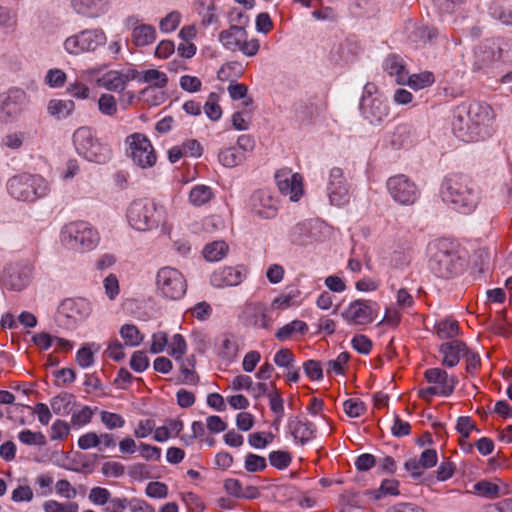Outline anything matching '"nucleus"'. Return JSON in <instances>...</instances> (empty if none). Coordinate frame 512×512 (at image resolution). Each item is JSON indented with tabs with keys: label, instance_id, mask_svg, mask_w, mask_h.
<instances>
[{
	"label": "nucleus",
	"instance_id": "1",
	"mask_svg": "<svg viewBox=\"0 0 512 512\" xmlns=\"http://www.w3.org/2000/svg\"><path fill=\"white\" fill-rule=\"evenodd\" d=\"M496 112L487 103L462 104L455 110L452 121L454 135L465 143L490 139L496 132Z\"/></svg>",
	"mask_w": 512,
	"mask_h": 512
},
{
	"label": "nucleus",
	"instance_id": "2",
	"mask_svg": "<svg viewBox=\"0 0 512 512\" xmlns=\"http://www.w3.org/2000/svg\"><path fill=\"white\" fill-rule=\"evenodd\" d=\"M429 269L436 276L450 278L460 274L466 265L464 252L447 239H436L426 249Z\"/></svg>",
	"mask_w": 512,
	"mask_h": 512
},
{
	"label": "nucleus",
	"instance_id": "3",
	"mask_svg": "<svg viewBox=\"0 0 512 512\" xmlns=\"http://www.w3.org/2000/svg\"><path fill=\"white\" fill-rule=\"evenodd\" d=\"M440 196L451 209L463 215L472 214L481 201L479 190L457 175L448 176L443 180Z\"/></svg>",
	"mask_w": 512,
	"mask_h": 512
},
{
	"label": "nucleus",
	"instance_id": "4",
	"mask_svg": "<svg viewBox=\"0 0 512 512\" xmlns=\"http://www.w3.org/2000/svg\"><path fill=\"white\" fill-rule=\"evenodd\" d=\"M72 143L77 155L89 163L105 165L113 157L111 145L90 126L78 127L72 134Z\"/></svg>",
	"mask_w": 512,
	"mask_h": 512
},
{
	"label": "nucleus",
	"instance_id": "5",
	"mask_svg": "<svg viewBox=\"0 0 512 512\" xmlns=\"http://www.w3.org/2000/svg\"><path fill=\"white\" fill-rule=\"evenodd\" d=\"M126 221L137 232H150L166 220V209L149 199H135L126 208Z\"/></svg>",
	"mask_w": 512,
	"mask_h": 512
},
{
	"label": "nucleus",
	"instance_id": "6",
	"mask_svg": "<svg viewBox=\"0 0 512 512\" xmlns=\"http://www.w3.org/2000/svg\"><path fill=\"white\" fill-rule=\"evenodd\" d=\"M97 228L87 221L77 220L66 223L59 233V241L63 247L77 253L94 250L100 243Z\"/></svg>",
	"mask_w": 512,
	"mask_h": 512
},
{
	"label": "nucleus",
	"instance_id": "7",
	"mask_svg": "<svg viewBox=\"0 0 512 512\" xmlns=\"http://www.w3.org/2000/svg\"><path fill=\"white\" fill-rule=\"evenodd\" d=\"M7 191L17 201L32 203L48 196L51 185L40 174L22 173L8 180Z\"/></svg>",
	"mask_w": 512,
	"mask_h": 512
},
{
	"label": "nucleus",
	"instance_id": "8",
	"mask_svg": "<svg viewBox=\"0 0 512 512\" xmlns=\"http://www.w3.org/2000/svg\"><path fill=\"white\" fill-rule=\"evenodd\" d=\"M134 68L108 69L105 65H95L80 71V78L92 82L107 91L121 92L134 80Z\"/></svg>",
	"mask_w": 512,
	"mask_h": 512
},
{
	"label": "nucleus",
	"instance_id": "9",
	"mask_svg": "<svg viewBox=\"0 0 512 512\" xmlns=\"http://www.w3.org/2000/svg\"><path fill=\"white\" fill-rule=\"evenodd\" d=\"M359 110L363 119L375 126L382 124L389 116V103L375 83L367 82L364 85Z\"/></svg>",
	"mask_w": 512,
	"mask_h": 512
},
{
	"label": "nucleus",
	"instance_id": "10",
	"mask_svg": "<svg viewBox=\"0 0 512 512\" xmlns=\"http://www.w3.org/2000/svg\"><path fill=\"white\" fill-rule=\"evenodd\" d=\"M424 378L429 384L427 387L418 389V396L430 402L433 397H449L455 390L459 380L453 374H448L441 368H430L424 372Z\"/></svg>",
	"mask_w": 512,
	"mask_h": 512
},
{
	"label": "nucleus",
	"instance_id": "11",
	"mask_svg": "<svg viewBox=\"0 0 512 512\" xmlns=\"http://www.w3.org/2000/svg\"><path fill=\"white\" fill-rule=\"evenodd\" d=\"M107 36L101 28H89L74 33L63 41L64 51L71 56L94 52L105 45Z\"/></svg>",
	"mask_w": 512,
	"mask_h": 512
},
{
	"label": "nucleus",
	"instance_id": "12",
	"mask_svg": "<svg viewBox=\"0 0 512 512\" xmlns=\"http://www.w3.org/2000/svg\"><path fill=\"white\" fill-rule=\"evenodd\" d=\"M157 293L168 300H178L184 296L187 283L183 274L176 268L165 266L156 273Z\"/></svg>",
	"mask_w": 512,
	"mask_h": 512
},
{
	"label": "nucleus",
	"instance_id": "13",
	"mask_svg": "<svg viewBox=\"0 0 512 512\" xmlns=\"http://www.w3.org/2000/svg\"><path fill=\"white\" fill-rule=\"evenodd\" d=\"M218 41L223 48L231 52H241L247 57L255 56L260 49V42L256 38H248L244 28L233 25L222 30L218 35Z\"/></svg>",
	"mask_w": 512,
	"mask_h": 512
},
{
	"label": "nucleus",
	"instance_id": "14",
	"mask_svg": "<svg viewBox=\"0 0 512 512\" xmlns=\"http://www.w3.org/2000/svg\"><path fill=\"white\" fill-rule=\"evenodd\" d=\"M126 153L132 162L142 169L153 167L157 154L150 139L142 133H133L125 139Z\"/></svg>",
	"mask_w": 512,
	"mask_h": 512
},
{
	"label": "nucleus",
	"instance_id": "15",
	"mask_svg": "<svg viewBox=\"0 0 512 512\" xmlns=\"http://www.w3.org/2000/svg\"><path fill=\"white\" fill-rule=\"evenodd\" d=\"M29 105V96L21 88H11L0 94V123L9 125L19 121Z\"/></svg>",
	"mask_w": 512,
	"mask_h": 512
},
{
	"label": "nucleus",
	"instance_id": "16",
	"mask_svg": "<svg viewBox=\"0 0 512 512\" xmlns=\"http://www.w3.org/2000/svg\"><path fill=\"white\" fill-rule=\"evenodd\" d=\"M149 351L152 354L166 352L174 360L182 361L188 351V344L180 333L169 335L165 331H157L151 335Z\"/></svg>",
	"mask_w": 512,
	"mask_h": 512
},
{
	"label": "nucleus",
	"instance_id": "17",
	"mask_svg": "<svg viewBox=\"0 0 512 512\" xmlns=\"http://www.w3.org/2000/svg\"><path fill=\"white\" fill-rule=\"evenodd\" d=\"M386 189L392 200L402 206L414 205L420 198L418 186L404 174L389 177L386 181Z\"/></svg>",
	"mask_w": 512,
	"mask_h": 512
},
{
	"label": "nucleus",
	"instance_id": "18",
	"mask_svg": "<svg viewBox=\"0 0 512 512\" xmlns=\"http://www.w3.org/2000/svg\"><path fill=\"white\" fill-rule=\"evenodd\" d=\"M92 304L84 298H68L61 302L57 317L67 328H73L77 324L86 321L92 314Z\"/></svg>",
	"mask_w": 512,
	"mask_h": 512
},
{
	"label": "nucleus",
	"instance_id": "19",
	"mask_svg": "<svg viewBox=\"0 0 512 512\" xmlns=\"http://www.w3.org/2000/svg\"><path fill=\"white\" fill-rule=\"evenodd\" d=\"M378 315V304L370 301L358 299L352 301L342 311V319L349 325H368L372 323Z\"/></svg>",
	"mask_w": 512,
	"mask_h": 512
},
{
	"label": "nucleus",
	"instance_id": "20",
	"mask_svg": "<svg viewBox=\"0 0 512 512\" xmlns=\"http://www.w3.org/2000/svg\"><path fill=\"white\" fill-rule=\"evenodd\" d=\"M278 191L292 202H298L304 195L303 176L290 168H282L274 175Z\"/></svg>",
	"mask_w": 512,
	"mask_h": 512
},
{
	"label": "nucleus",
	"instance_id": "21",
	"mask_svg": "<svg viewBox=\"0 0 512 512\" xmlns=\"http://www.w3.org/2000/svg\"><path fill=\"white\" fill-rule=\"evenodd\" d=\"M249 272L250 270L245 264L221 266L211 273L209 282L217 289L236 287L248 278Z\"/></svg>",
	"mask_w": 512,
	"mask_h": 512
},
{
	"label": "nucleus",
	"instance_id": "22",
	"mask_svg": "<svg viewBox=\"0 0 512 512\" xmlns=\"http://www.w3.org/2000/svg\"><path fill=\"white\" fill-rule=\"evenodd\" d=\"M255 146L253 138L249 135L238 137L236 145L220 149L218 160L221 165L227 168H233L243 164L247 158V153L252 152Z\"/></svg>",
	"mask_w": 512,
	"mask_h": 512
},
{
	"label": "nucleus",
	"instance_id": "23",
	"mask_svg": "<svg viewBox=\"0 0 512 512\" xmlns=\"http://www.w3.org/2000/svg\"><path fill=\"white\" fill-rule=\"evenodd\" d=\"M249 208L259 218L272 219L278 213L279 202L271 190L258 189L250 196Z\"/></svg>",
	"mask_w": 512,
	"mask_h": 512
},
{
	"label": "nucleus",
	"instance_id": "24",
	"mask_svg": "<svg viewBox=\"0 0 512 512\" xmlns=\"http://www.w3.org/2000/svg\"><path fill=\"white\" fill-rule=\"evenodd\" d=\"M327 196L330 203L335 206H343L349 202V187L341 168L334 167L329 171Z\"/></svg>",
	"mask_w": 512,
	"mask_h": 512
},
{
	"label": "nucleus",
	"instance_id": "25",
	"mask_svg": "<svg viewBox=\"0 0 512 512\" xmlns=\"http://www.w3.org/2000/svg\"><path fill=\"white\" fill-rule=\"evenodd\" d=\"M73 10L88 19H99L112 9V0H71Z\"/></svg>",
	"mask_w": 512,
	"mask_h": 512
},
{
	"label": "nucleus",
	"instance_id": "26",
	"mask_svg": "<svg viewBox=\"0 0 512 512\" xmlns=\"http://www.w3.org/2000/svg\"><path fill=\"white\" fill-rule=\"evenodd\" d=\"M127 24H135L131 30V41L134 46L143 48L153 44L157 39L156 28L151 24L138 23L135 17H129Z\"/></svg>",
	"mask_w": 512,
	"mask_h": 512
},
{
	"label": "nucleus",
	"instance_id": "27",
	"mask_svg": "<svg viewBox=\"0 0 512 512\" xmlns=\"http://www.w3.org/2000/svg\"><path fill=\"white\" fill-rule=\"evenodd\" d=\"M1 280L5 288L21 291L29 285L31 275L28 269L10 265L4 269Z\"/></svg>",
	"mask_w": 512,
	"mask_h": 512
},
{
	"label": "nucleus",
	"instance_id": "28",
	"mask_svg": "<svg viewBox=\"0 0 512 512\" xmlns=\"http://www.w3.org/2000/svg\"><path fill=\"white\" fill-rule=\"evenodd\" d=\"M76 110V104L72 99L52 98L47 102V114L56 119L64 120L71 117Z\"/></svg>",
	"mask_w": 512,
	"mask_h": 512
},
{
	"label": "nucleus",
	"instance_id": "29",
	"mask_svg": "<svg viewBox=\"0 0 512 512\" xmlns=\"http://www.w3.org/2000/svg\"><path fill=\"white\" fill-rule=\"evenodd\" d=\"M217 351L221 359L232 362L238 356L240 345L238 339L232 334H223L218 338Z\"/></svg>",
	"mask_w": 512,
	"mask_h": 512
},
{
	"label": "nucleus",
	"instance_id": "30",
	"mask_svg": "<svg viewBox=\"0 0 512 512\" xmlns=\"http://www.w3.org/2000/svg\"><path fill=\"white\" fill-rule=\"evenodd\" d=\"M385 72L394 78L399 85H405L408 80V71L405 68L403 59L397 55L388 56L383 63Z\"/></svg>",
	"mask_w": 512,
	"mask_h": 512
},
{
	"label": "nucleus",
	"instance_id": "31",
	"mask_svg": "<svg viewBox=\"0 0 512 512\" xmlns=\"http://www.w3.org/2000/svg\"><path fill=\"white\" fill-rule=\"evenodd\" d=\"M134 74V80L148 84L147 87L165 88L168 83L167 74L158 69L152 68L142 71L134 69Z\"/></svg>",
	"mask_w": 512,
	"mask_h": 512
},
{
	"label": "nucleus",
	"instance_id": "32",
	"mask_svg": "<svg viewBox=\"0 0 512 512\" xmlns=\"http://www.w3.org/2000/svg\"><path fill=\"white\" fill-rule=\"evenodd\" d=\"M465 344L460 341H451L441 345L440 353L442 354V362L448 367H454L459 363L465 352Z\"/></svg>",
	"mask_w": 512,
	"mask_h": 512
},
{
	"label": "nucleus",
	"instance_id": "33",
	"mask_svg": "<svg viewBox=\"0 0 512 512\" xmlns=\"http://www.w3.org/2000/svg\"><path fill=\"white\" fill-rule=\"evenodd\" d=\"M288 426L294 440L301 444L307 443L314 437L315 429L312 423L292 418Z\"/></svg>",
	"mask_w": 512,
	"mask_h": 512
},
{
	"label": "nucleus",
	"instance_id": "34",
	"mask_svg": "<svg viewBox=\"0 0 512 512\" xmlns=\"http://www.w3.org/2000/svg\"><path fill=\"white\" fill-rule=\"evenodd\" d=\"M100 349V344L96 342H87L82 344V346L76 352L75 362L82 369L92 367L95 363V354H97Z\"/></svg>",
	"mask_w": 512,
	"mask_h": 512
},
{
	"label": "nucleus",
	"instance_id": "35",
	"mask_svg": "<svg viewBox=\"0 0 512 512\" xmlns=\"http://www.w3.org/2000/svg\"><path fill=\"white\" fill-rule=\"evenodd\" d=\"M183 430V423L180 420H169L164 425L155 428L153 439L156 442H166L170 438H176Z\"/></svg>",
	"mask_w": 512,
	"mask_h": 512
},
{
	"label": "nucleus",
	"instance_id": "36",
	"mask_svg": "<svg viewBox=\"0 0 512 512\" xmlns=\"http://www.w3.org/2000/svg\"><path fill=\"white\" fill-rule=\"evenodd\" d=\"M214 197L210 186L204 184L194 185L188 193V202L194 207H201L208 204Z\"/></svg>",
	"mask_w": 512,
	"mask_h": 512
},
{
	"label": "nucleus",
	"instance_id": "37",
	"mask_svg": "<svg viewBox=\"0 0 512 512\" xmlns=\"http://www.w3.org/2000/svg\"><path fill=\"white\" fill-rule=\"evenodd\" d=\"M228 251V244L223 240H217L206 244L203 248L202 255L208 262H218L227 256Z\"/></svg>",
	"mask_w": 512,
	"mask_h": 512
},
{
	"label": "nucleus",
	"instance_id": "38",
	"mask_svg": "<svg viewBox=\"0 0 512 512\" xmlns=\"http://www.w3.org/2000/svg\"><path fill=\"white\" fill-rule=\"evenodd\" d=\"M26 140V132L21 130L10 131L0 138V148L9 151H19L25 145Z\"/></svg>",
	"mask_w": 512,
	"mask_h": 512
},
{
	"label": "nucleus",
	"instance_id": "39",
	"mask_svg": "<svg viewBox=\"0 0 512 512\" xmlns=\"http://www.w3.org/2000/svg\"><path fill=\"white\" fill-rule=\"evenodd\" d=\"M84 79H74L66 86V92L75 100L85 101L92 98V89Z\"/></svg>",
	"mask_w": 512,
	"mask_h": 512
},
{
	"label": "nucleus",
	"instance_id": "40",
	"mask_svg": "<svg viewBox=\"0 0 512 512\" xmlns=\"http://www.w3.org/2000/svg\"><path fill=\"white\" fill-rule=\"evenodd\" d=\"M139 99L150 107L159 106L167 100L164 88L145 87L139 94Z\"/></svg>",
	"mask_w": 512,
	"mask_h": 512
},
{
	"label": "nucleus",
	"instance_id": "41",
	"mask_svg": "<svg viewBox=\"0 0 512 512\" xmlns=\"http://www.w3.org/2000/svg\"><path fill=\"white\" fill-rule=\"evenodd\" d=\"M97 109L103 116L113 118L118 114V102L116 97L110 93H101L97 98Z\"/></svg>",
	"mask_w": 512,
	"mask_h": 512
},
{
	"label": "nucleus",
	"instance_id": "42",
	"mask_svg": "<svg viewBox=\"0 0 512 512\" xmlns=\"http://www.w3.org/2000/svg\"><path fill=\"white\" fill-rule=\"evenodd\" d=\"M298 294V292H289L275 296L270 303V310H274L278 315L281 311L300 305Z\"/></svg>",
	"mask_w": 512,
	"mask_h": 512
},
{
	"label": "nucleus",
	"instance_id": "43",
	"mask_svg": "<svg viewBox=\"0 0 512 512\" xmlns=\"http://www.w3.org/2000/svg\"><path fill=\"white\" fill-rule=\"evenodd\" d=\"M67 73L58 67L49 68L44 76L43 83L50 89H61L66 85Z\"/></svg>",
	"mask_w": 512,
	"mask_h": 512
},
{
	"label": "nucleus",
	"instance_id": "44",
	"mask_svg": "<svg viewBox=\"0 0 512 512\" xmlns=\"http://www.w3.org/2000/svg\"><path fill=\"white\" fill-rule=\"evenodd\" d=\"M182 14L173 10L167 13L164 17L159 19L158 27L163 34L173 33L180 25Z\"/></svg>",
	"mask_w": 512,
	"mask_h": 512
},
{
	"label": "nucleus",
	"instance_id": "45",
	"mask_svg": "<svg viewBox=\"0 0 512 512\" xmlns=\"http://www.w3.org/2000/svg\"><path fill=\"white\" fill-rule=\"evenodd\" d=\"M308 327L304 321L301 320H293L290 323L284 325L276 332L275 336L280 341H285L289 339L293 334L300 333L303 334L307 331Z\"/></svg>",
	"mask_w": 512,
	"mask_h": 512
},
{
	"label": "nucleus",
	"instance_id": "46",
	"mask_svg": "<svg viewBox=\"0 0 512 512\" xmlns=\"http://www.w3.org/2000/svg\"><path fill=\"white\" fill-rule=\"evenodd\" d=\"M120 336L124 340L125 345L136 347L143 341V335L139 329L133 324H125L120 328Z\"/></svg>",
	"mask_w": 512,
	"mask_h": 512
},
{
	"label": "nucleus",
	"instance_id": "47",
	"mask_svg": "<svg viewBox=\"0 0 512 512\" xmlns=\"http://www.w3.org/2000/svg\"><path fill=\"white\" fill-rule=\"evenodd\" d=\"M434 83V76L431 72L424 71L418 74L408 75L406 84L414 90H421Z\"/></svg>",
	"mask_w": 512,
	"mask_h": 512
},
{
	"label": "nucleus",
	"instance_id": "48",
	"mask_svg": "<svg viewBox=\"0 0 512 512\" xmlns=\"http://www.w3.org/2000/svg\"><path fill=\"white\" fill-rule=\"evenodd\" d=\"M473 492L488 499H495L499 497L500 488L495 483L482 480L474 484Z\"/></svg>",
	"mask_w": 512,
	"mask_h": 512
},
{
	"label": "nucleus",
	"instance_id": "49",
	"mask_svg": "<svg viewBox=\"0 0 512 512\" xmlns=\"http://www.w3.org/2000/svg\"><path fill=\"white\" fill-rule=\"evenodd\" d=\"M18 440L29 446H44L46 438L42 432H35L30 429H24L18 433Z\"/></svg>",
	"mask_w": 512,
	"mask_h": 512
},
{
	"label": "nucleus",
	"instance_id": "50",
	"mask_svg": "<svg viewBox=\"0 0 512 512\" xmlns=\"http://www.w3.org/2000/svg\"><path fill=\"white\" fill-rule=\"evenodd\" d=\"M436 331L440 338L448 339L458 335L459 327L456 320L445 319L437 323Z\"/></svg>",
	"mask_w": 512,
	"mask_h": 512
},
{
	"label": "nucleus",
	"instance_id": "51",
	"mask_svg": "<svg viewBox=\"0 0 512 512\" xmlns=\"http://www.w3.org/2000/svg\"><path fill=\"white\" fill-rule=\"evenodd\" d=\"M102 284L106 297L110 301H114L120 294V284L117 275L110 273L103 279Z\"/></svg>",
	"mask_w": 512,
	"mask_h": 512
},
{
	"label": "nucleus",
	"instance_id": "52",
	"mask_svg": "<svg viewBox=\"0 0 512 512\" xmlns=\"http://www.w3.org/2000/svg\"><path fill=\"white\" fill-rule=\"evenodd\" d=\"M101 423L109 430L121 429L125 425L123 416L117 413L102 410L100 411Z\"/></svg>",
	"mask_w": 512,
	"mask_h": 512
},
{
	"label": "nucleus",
	"instance_id": "53",
	"mask_svg": "<svg viewBox=\"0 0 512 512\" xmlns=\"http://www.w3.org/2000/svg\"><path fill=\"white\" fill-rule=\"evenodd\" d=\"M228 93L229 96L233 100H243V105L249 106L252 104V99L247 97L248 87L242 83L231 82L228 85Z\"/></svg>",
	"mask_w": 512,
	"mask_h": 512
},
{
	"label": "nucleus",
	"instance_id": "54",
	"mask_svg": "<svg viewBox=\"0 0 512 512\" xmlns=\"http://www.w3.org/2000/svg\"><path fill=\"white\" fill-rule=\"evenodd\" d=\"M399 494V482L395 479L382 481L380 487L372 492L375 499H381L386 495L396 496Z\"/></svg>",
	"mask_w": 512,
	"mask_h": 512
},
{
	"label": "nucleus",
	"instance_id": "55",
	"mask_svg": "<svg viewBox=\"0 0 512 512\" xmlns=\"http://www.w3.org/2000/svg\"><path fill=\"white\" fill-rule=\"evenodd\" d=\"M343 410L350 418H358L366 411L365 404L358 398H350L344 401Z\"/></svg>",
	"mask_w": 512,
	"mask_h": 512
},
{
	"label": "nucleus",
	"instance_id": "56",
	"mask_svg": "<svg viewBox=\"0 0 512 512\" xmlns=\"http://www.w3.org/2000/svg\"><path fill=\"white\" fill-rule=\"evenodd\" d=\"M411 142V128L407 125H398L395 128L392 137V144L396 148H401Z\"/></svg>",
	"mask_w": 512,
	"mask_h": 512
},
{
	"label": "nucleus",
	"instance_id": "57",
	"mask_svg": "<svg viewBox=\"0 0 512 512\" xmlns=\"http://www.w3.org/2000/svg\"><path fill=\"white\" fill-rule=\"evenodd\" d=\"M273 439L274 435L271 432H254L248 436V443L255 449H264Z\"/></svg>",
	"mask_w": 512,
	"mask_h": 512
},
{
	"label": "nucleus",
	"instance_id": "58",
	"mask_svg": "<svg viewBox=\"0 0 512 512\" xmlns=\"http://www.w3.org/2000/svg\"><path fill=\"white\" fill-rule=\"evenodd\" d=\"M72 396L69 394H61L50 400L52 411L57 415H64L69 412Z\"/></svg>",
	"mask_w": 512,
	"mask_h": 512
},
{
	"label": "nucleus",
	"instance_id": "59",
	"mask_svg": "<svg viewBox=\"0 0 512 512\" xmlns=\"http://www.w3.org/2000/svg\"><path fill=\"white\" fill-rule=\"evenodd\" d=\"M97 408H91L89 406H83L79 410L73 413L71 422L73 425L82 427L89 424Z\"/></svg>",
	"mask_w": 512,
	"mask_h": 512
},
{
	"label": "nucleus",
	"instance_id": "60",
	"mask_svg": "<svg viewBox=\"0 0 512 512\" xmlns=\"http://www.w3.org/2000/svg\"><path fill=\"white\" fill-rule=\"evenodd\" d=\"M291 460L292 457L287 451L277 450L269 454L270 464L279 470L286 469L290 465Z\"/></svg>",
	"mask_w": 512,
	"mask_h": 512
},
{
	"label": "nucleus",
	"instance_id": "61",
	"mask_svg": "<svg viewBox=\"0 0 512 512\" xmlns=\"http://www.w3.org/2000/svg\"><path fill=\"white\" fill-rule=\"evenodd\" d=\"M274 316L277 315L274 310H270V304L268 306L259 304V314L257 315L256 323L259 327L267 329L272 325Z\"/></svg>",
	"mask_w": 512,
	"mask_h": 512
},
{
	"label": "nucleus",
	"instance_id": "62",
	"mask_svg": "<svg viewBox=\"0 0 512 512\" xmlns=\"http://www.w3.org/2000/svg\"><path fill=\"white\" fill-rule=\"evenodd\" d=\"M285 273V268L281 264L272 263L267 266L265 276L270 284L276 285L283 281Z\"/></svg>",
	"mask_w": 512,
	"mask_h": 512
},
{
	"label": "nucleus",
	"instance_id": "63",
	"mask_svg": "<svg viewBox=\"0 0 512 512\" xmlns=\"http://www.w3.org/2000/svg\"><path fill=\"white\" fill-rule=\"evenodd\" d=\"M45 512H78V505L74 502L60 503L55 500H49L44 503Z\"/></svg>",
	"mask_w": 512,
	"mask_h": 512
},
{
	"label": "nucleus",
	"instance_id": "64",
	"mask_svg": "<svg viewBox=\"0 0 512 512\" xmlns=\"http://www.w3.org/2000/svg\"><path fill=\"white\" fill-rule=\"evenodd\" d=\"M266 466H267L266 459L262 456H259V455L253 454V453H249L245 457L244 468L248 472L262 471L266 468Z\"/></svg>",
	"mask_w": 512,
	"mask_h": 512
}]
</instances>
